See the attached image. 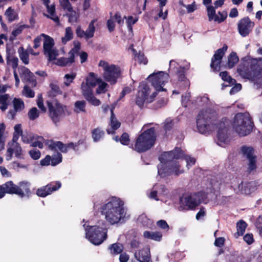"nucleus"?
<instances>
[{
  "label": "nucleus",
  "mask_w": 262,
  "mask_h": 262,
  "mask_svg": "<svg viewBox=\"0 0 262 262\" xmlns=\"http://www.w3.org/2000/svg\"><path fill=\"white\" fill-rule=\"evenodd\" d=\"M104 132L99 128H97L92 131V138L94 142H98L103 136Z\"/></svg>",
  "instance_id": "obj_41"
},
{
  "label": "nucleus",
  "mask_w": 262,
  "mask_h": 262,
  "mask_svg": "<svg viewBox=\"0 0 262 262\" xmlns=\"http://www.w3.org/2000/svg\"><path fill=\"white\" fill-rule=\"evenodd\" d=\"M59 2L62 8L67 11H71L72 7L69 0H59Z\"/></svg>",
  "instance_id": "obj_59"
},
{
  "label": "nucleus",
  "mask_w": 262,
  "mask_h": 262,
  "mask_svg": "<svg viewBox=\"0 0 262 262\" xmlns=\"http://www.w3.org/2000/svg\"><path fill=\"white\" fill-rule=\"evenodd\" d=\"M209 101V99L206 96H203L197 98L196 102L199 106H203L204 104H207Z\"/></svg>",
  "instance_id": "obj_63"
},
{
  "label": "nucleus",
  "mask_w": 262,
  "mask_h": 262,
  "mask_svg": "<svg viewBox=\"0 0 262 262\" xmlns=\"http://www.w3.org/2000/svg\"><path fill=\"white\" fill-rule=\"evenodd\" d=\"M109 249L111 250V253L118 254L122 251L123 247L121 244L119 243H115L112 244L109 247Z\"/></svg>",
  "instance_id": "obj_45"
},
{
  "label": "nucleus",
  "mask_w": 262,
  "mask_h": 262,
  "mask_svg": "<svg viewBox=\"0 0 262 262\" xmlns=\"http://www.w3.org/2000/svg\"><path fill=\"white\" fill-rule=\"evenodd\" d=\"M80 49V43L78 41H74V48L70 51L69 54L73 55L74 58L75 54H77Z\"/></svg>",
  "instance_id": "obj_58"
},
{
  "label": "nucleus",
  "mask_w": 262,
  "mask_h": 262,
  "mask_svg": "<svg viewBox=\"0 0 262 262\" xmlns=\"http://www.w3.org/2000/svg\"><path fill=\"white\" fill-rule=\"evenodd\" d=\"M96 22L95 19L92 20L90 23L88 29L85 31V39L88 40L94 36L95 31L94 24Z\"/></svg>",
  "instance_id": "obj_32"
},
{
  "label": "nucleus",
  "mask_w": 262,
  "mask_h": 262,
  "mask_svg": "<svg viewBox=\"0 0 262 262\" xmlns=\"http://www.w3.org/2000/svg\"><path fill=\"white\" fill-rule=\"evenodd\" d=\"M36 135L31 133H24L21 137V141L24 143H31L34 140V138Z\"/></svg>",
  "instance_id": "obj_43"
},
{
  "label": "nucleus",
  "mask_w": 262,
  "mask_h": 262,
  "mask_svg": "<svg viewBox=\"0 0 262 262\" xmlns=\"http://www.w3.org/2000/svg\"><path fill=\"white\" fill-rule=\"evenodd\" d=\"M86 100L91 104L94 106H99L101 104L100 101L96 98L93 94L85 98Z\"/></svg>",
  "instance_id": "obj_55"
},
{
  "label": "nucleus",
  "mask_w": 262,
  "mask_h": 262,
  "mask_svg": "<svg viewBox=\"0 0 262 262\" xmlns=\"http://www.w3.org/2000/svg\"><path fill=\"white\" fill-rule=\"evenodd\" d=\"M228 125L229 122L226 118H223L216 125L218 128L217 144L220 146L224 147L229 141L228 135Z\"/></svg>",
  "instance_id": "obj_13"
},
{
  "label": "nucleus",
  "mask_w": 262,
  "mask_h": 262,
  "mask_svg": "<svg viewBox=\"0 0 262 262\" xmlns=\"http://www.w3.org/2000/svg\"><path fill=\"white\" fill-rule=\"evenodd\" d=\"M254 26V23L251 21L249 17L242 18L238 21L237 25L239 34L243 37L248 36L252 31Z\"/></svg>",
  "instance_id": "obj_15"
},
{
  "label": "nucleus",
  "mask_w": 262,
  "mask_h": 262,
  "mask_svg": "<svg viewBox=\"0 0 262 262\" xmlns=\"http://www.w3.org/2000/svg\"><path fill=\"white\" fill-rule=\"evenodd\" d=\"M43 36V48L44 54L47 56L49 61H53L56 59L58 55V51L54 48V39L50 36L42 34Z\"/></svg>",
  "instance_id": "obj_12"
},
{
  "label": "nucleus",
  "mask_w": 262,
  "mask_h": 262,
  "mask_svg": "<svg viewBox=\"0 0 262 262\" xmlns=\"http://www.w3.org/2000/svg\"><path fill=\"white\" fill-rule=\"evenodd\" d=\"M218 14L220 15V16H219L217 15H216V17L215 18V21L219 23L223 22L227 16V13L226 11H219L218 12Z\"/></svg>",
  "instance_id": "obj_61"
},
{
  "label": "nucleus",
  "mask_w": 262,
  "mask_h": 262,
  "mask_svg": "<svg viewBox=\"0 0 262 262\" xmlns=\"http://www.w3.org/2000/svg\"><path fill=\"white\" fill-rule=\"evenodd\" d=\"M62 162V155L59 152H57L54 155L51 160V165L52 166H56Z\"/></svg>",
  "instance_id": "obj_54"
},
{
  "label": "nucleus",
  "mask_w": 262,
  "mask_h": 262,
  "mask_svg": "<svg viewBox=\"0 0 262 262\" xmlns=\"http://www.w3.org/2000/svg\"><path fill=\"white\" fill-rule=\"evenodd\" d=\"M13 102L15 111L19 112L24 108V103L21 99L15 98Z\"/></svg>",
  "instance_id": "obj_49"
},
{
  "label": "nucleus",
  "mask_w": 262,
  "mask_h": 262,
  "mask_svg": "<svg viewBox=\"0 0 262 262\" xmlns=\"http://www.w3.org/2000/svg\"><path fill=\"white\" fill-rule=\"evenodd\" d=\"M160 3V11L158 13V17L165 19L167 16V10L163 12V7L166 5L167 0H158Z\"/></svg>",
  "instance_id": "obj_47"
},
{
  "label": "nucleus",
  "mask_w": 262,
  "mask_h": 262,
  "mask_svg": "<svg viewBox=\"0 0 262 262\" xmlns=\"http://www.w3.org/2000/svg\"><path fill=\"white\" fill-rule=\"evenodd\" d=\"M100 79L97 78L94 73H90L86 79L85 82L94 88L100 81Z\"/></svg>",
  "instance_id": "obj_33"
},
{
  "label": "nucleus",
  "mask_w": 262,
  "mask_h": 262,
  "mask_svg": "<svg viewBox=\"0 0 262 262\" xmlns=\"http://www.w3.org/2000/svg\"><path fill=\"white\" fill-rule=\"evenodd\" d=\"M93 88L85 82H82L81 84V89L82 94L85 98L93 94L92 89Z\"/></svg>",
  "instance_id": "obj_36"
},
{
  "label": "nucleus",
  "mask_w": 262,
  "mask_h": 262,
  "mask_svg": "<svg viewBox=\"0 0 262 262\" xmlns=\"http://www.w3.org/2000/svg\"><path fill=\"white\" fill-rule=\"evenodd\" d=\"M23 93L27 97L32 98L34 96V92L28 86H24Z\"/></svg>",
  "instance_id": "obj_62"
},
{
  "label": "nucleus",
  "mask_w": 262,
  "mask_h": 262,
  "mask_svg": "<svg viewBox=\"0 0 262 262\" xmlns=\"http://www.w3.org/2000/svg\"><path fill=\"white\" fill-rule=\"evenodd\" d=\"M220 76L222 78V80L228 83V84H223V87L225 86H230L235 83V80L233 79L226 71L222 72L220 73Z\"/></svg>",
  "instance_id": "obj_28"
},
{
  "label": "nucleus",
  "mask_w": 262,
  "mask_h": 262,
  "mask_svg": "<svg viewBox=\"0 0 262 262\" xmlns=\"http://www.w3.org/2000/svg\"><path fill=\"white\" fill-rule=\"evenodd\" d=\"M73 37V33L71 27H67L65 29V35L62 37V42L66 43L68 41L71 40Z\"/></svg>",
  "instance_id": "obj_42"
},
{
  "label": "nucleus",
  "mask_w": 262,
  "mask_h": 262,
  "mask_svg": "<svg viewBox=\"0 0 262 262\" xmlns=\"http://www.w3.org/2000/svg\"><path fill=\"white\" fill-rule=\"evenodd\" d=\"M183 158L185 159L186 162V166L187 167L188 169H189L190 167L192 165L194 164L195 162V159L194 158L190 157L189 156H185L184 155L183 157L181 159Z\"/></svg>",
  "instance_id": "obj_57"
},
{
  "label": "nucleus",
  "mask_w": 262,
  "mask_h": 262,
  "mask_svg": "<svg viewBox=\"0 0 262 262\" xmlns=\"http://www.w3.org/2000/svg\"><path fill=\"white\" fill-rule=\"evenodd\" d=\"M5 15L7 17L8 20L10 22H12L17 18V14L15 12L14 9H12L11 7L8 8L6 12Z\"/></svg>",
  "instance_id": "obj_40"
},
{
  "label": "nucleus",
  "mask_w": 262,
  "mask_h": 262,
  "mask_svg": "<svg viewBox=\"0 0 262 262\" xmlns=\"http://www.w3.org/2000/svg\"><path fill=\"white\" fill-rule=\"evenodd\" d=\"M61 184L59 181L52 182L45 186L38 188L36 194L40 197H45L52 192L58 190L61 187Z\"/></svg>",
  "instance_id": "obj_18"
},
{
  "label": "nucleus",
  "mask_w": 262,
  "mask_h": 262,
  "mask_svg": "<svg viewBox=\"0 0 262 262\" xmlns=\"http://www.w3.org/2000/svg\"><path fill=\"white\" fill-rule=\"evenodd\" d=\"M29 154L33 160H38L40 158L41 153L40 151L37 149H32L29 151Z\"/></svg>",
  "instance_id": "obj_56"
},
{
  "label": "nucleus",
  "mask_w": 262,
  "mask_h": 262,
  "mask_svg": "<svg viewBox=\"0 0 262 262\" xmlns=\"http://www.w3.org/2000/svg\"><path fill=\"white\" fill-rule=\"evenodd\" d=\"M2 186L6 193H15L17 195L23 194L19 187L14 184L12 181L7 182Z\"/></svg>",
  "instance_id": "obj_25"
},
{
  "label": "nucleus",
  "mask_w": 262,
  "mask_h": 262,
  "mask_svg": "<svg viewBox=\"0 0 262 262\" xmlns=\"http://www.w3.org/2000/svg\"><path fill=\"white\" fill-rule=\"evenodd\" d=\"M48 147L50 150H56L57 149L60 150L62 152L66 153L68 151V148L66 144H63L61 142L47 141Z\"/></svg>",
  "instance_id": "obj_24"
},
{
  "label": "nucleus",
  "mask_w": 262,
  "mask_h": 262,
  "mask_svg": "<svg viewBox=\"0 0 262 262\" xmlns=\"http://www.w3.org/2000/svg\"><path fill=\"white\" fill-rule=\"evenodd\" d=\"M52 140H45L42 136L36 135L34 138V140L32 142L31 146L32 147H38L39 148L42 149L43 148V144L48 146L47 144V141H52Z\"/></svg>",
  "instance_id": "obj_27"
},
{
  "label": "nucleus",
  "mask_w": 262,
  "mask_h": 262,
  "mask_svg": "<svg viewBox=\"0 0 262 262\" xmlns=\"http://www.w3.org/2000/svg\"><path fill=\"white\" fill-rule=\"evenodd\" d=\"M135 256L140 262H149L150 255L149 248L145 247L138 252H136Z\"/></svg>",
  "instance_id": "obj_21"
},
{
  "label": "nucleus",
  "mask_w": 262,
  "mask_h": 262,
  "mask_svg": "<svg viewBox=\"0 0 262 262\" xmlns=\"http://www.w3.org/2000/svg\"><path fill=\"white\" fill-rule=\"evenodd\" d=\"M99 66L103 70V77L104 79L111 84L116 83L117 79L120 76V68L114 64H110L103 60L100 61Z\"/></svg>",
  "instance_id": "obj_9"
},
{
  "label": "nucleus",
  "mask_w": 262,
  "mask_h": 262,
  "mask_svg": "<svg viewBox=\"0 0 262 262\" xmlns=\"http://www.w3.org/2000/svg\"><path fill=\"white\" fill-rule=\"evenodd\" d=\"M247 227V224L243 220H241L236 224L237 232L234 236L237 238L239 236L243 235Z\"/></svg>",
  "instance_id": "obj_37"
},
{
  "label": "nucleus",
  "mask_w": 262,
  "mask_h": 262,
  "mask_svg": "<svg viewBox=\"0 0 262 262\" xmlns=\"http://www.w3.org/2000/svg\"><path fill=\"white\" fill-rule=\"evenodd\" d=\"M206 9L209 21L214 20L215 21V18L217 15L215 13V8L212 6H207Z\"/></svg>",
  "instance_id": "obj_44"
},
{
  "label": "nucleus",
  "mask_w": 262,
  "mask_h": 262,
  "mask_svg": "<svg viewBox=\"0 0 262 262\" xmlns=\"http://www.w3.org/2000/svg\"><path fill=\"white\" fill-rule=\"evenodd\" d=\"M184 155L183 152L178 148L173 150L163 152L159 157L160 164L158 166V174L162 178L174 174L177 176L183 173L179 161Z\"/></svg>",
  "instance_id": "obj_1"
},
{
  "label": "nucleus",
  "mask_w": 262,
  "mask_h": 262,
  "mask_svg": "<svg viewBox=\"0 0 262 262\" xmlns=\"http://www.w3.org/2000/svg\"><path fill=\"white\" fill-rule=\"evenodd\" d=\"M167 190L164 185L156 184L153 186L148 196L151 199L158 201L160 200V196L165 195L167 194Z\"/></svg>",
  "instance_id": "obj_20"
},
{
  "label": "nucleus",
  "mask_w": 262,
  "mask_h": 262,
  "mask_svg": "<svg viewBox=\"0 0 262 262\" xmlns=\"http://www.w3.org/2000/svg\"><path fill=\"white\" fill-rule=\"evenodd\" d=\"M74 61L73 55H69V58L62 57L58 59L56 64L59 66H66L72 64Z\"/></svg>",
  "instance_id": "obj_34"
},
{
  "label": "nucleus",
  "mask_w": 262,
  "mask_h": 262,
  "mask_svg": "<svg viewBox=\"0 0 262 262\" xmlns=\"http://www.w3.org/2000/svg\"><path fill=\"white\" fill-rule=\"evenodd\" d=\"M69 12V14H67V15L69 17V21L70 23H74L77 22L78 18L79 17V14L75 11L73 10V9L71 11H68Z\"/></svg>",
  "instance_id": "obj_50"
},
{
  "label": "nucleus",
  "mask_w": 262,
  "mask_h": 262,
  "mask_svg": "<svg viewBox=\"0 0 262 262\" xmlns=\"http://www.w3.org/2000/svg\"><path fill=\"white\" fill-rule=\"evenodd\" d=\"M85 231V237L95 245L101 244L107 237L106 227L95 226L83 225Z\"/></svg>",
  "instance_id": "obj_6"
},
{
  "label": "nucleus",
  "mask_w": 262,
  "mask_h": 262,
  "mask_svg": "<svg viewBox=\"0 0 262 262\" xmlns=\"http://www.w3.org/2000/svg\"><path fill=\"white\" fill-rule=\"evenodd\" d=\"M139 91L135 99V103L140 108L144 107L145 103H151L154 101L157 96L156 92H151L149 85L145 83H140Z\"/></svg>",
  "instance_id": "obj_8"
},
{
  "label": "nucleus",
  "mask_w": 262,
  "mask_h": 262,
  "mask_svg": "<svg viewBox=\"0 0 262 262\" xmlns=\"http://www.w3.org/2000/svg\"><path fill=\"white\" fill-rule=\"evenodd\" d=\"M228 47L225 45L222 48L218 49L215 53L211 59L210 64L211 68L213 70L219 71L220 70V64L221 60L227 51Z\"/></svg>",
  "instance_id": "obj_17"
},
{
  "label": "nucleus",
  "mask_w": 262,
  "mask_h": 262,
  "mask_svg": "<svg viewBox=\"0 0 262 262\" xmlns=\"http://www.w3.org/2000/svg\"><path fill=\"white\" fill-rule=\"evenodd\" d=\"M169 75L167 73L159 71L154 73L148 76V80L157 91H164L163 85L168 81Z\"/></svg>",
  "instance_id": "obj_11"
},
{
  "label": "nucleus",
  "mask_w": 262,
  "mask_h": 262,
  "mask_svg": "<svg viewBox=\"0 0 262 262\" xmlns=\"http://www.w3.org/2000/svg\"><path fill=\"white\" fill-rule=\"evenodd\" d=\"M135 58V59L137 60L140 63L146 64L148 62V60L145 57L144 55L141 53H139L138 55H136Z\"/></svg>",
  "instance_id": "obj_60"
},
{
  "label": "nucleus",
  "mask_w": 262,
  "mask_h": 262,
  "mask_svg": "<svg viewBox=\"0 0 262 262\" xmlns=\"http://www.w3.org/2000/svg\"><path fill=\"white\" fill-rule=\"evenodd\" d=\"M28 115L30 120H34L39 117V112L36 107H33L29 111Z\"/></svg>",
  "instance_id": "obj_53"
},
{
  "label": "nucleus",
  "mask_w": 262,
  "mask_h": 262,
  "mask_svg": "<svg viewBox=\"0 0 262 262\" xmlns=\"http://www.w3.org/2000/svg\"><path fill=\"white\" fill-rule=\"evenodd\" d=\"M215 116L210 110H202L200 112L196 119L198 131L205 134L211 131L216 125L215 123Z\"/></svg>",
  "instance_id": "obj_4"
},
{
  "label": "nucleus",
  "mask_w": 262,
  "mask_h": 262,
  "mask_svg": "<svg viewBox=\"0 0 262 262\" xmlns=\"http://www.w3.org/2000/svg\"><path fill=\"white\" fill-rule=\"evenodd\" d=\"M144 236L148 239L160 241L161 239L162 235L159 232L145 231L144 232Z\"/></svg>",
  "instance_id": "obj_31"
},
{
  "label": "nucleus",
  "mask_w": 262,
  "mask_h": 262,
  "mask_svg": "<svg viewBox=\"0 0 262 262\" xmlns=\"http://www.w3.org/2000/svg\"><path fill=\"white\" fill-rule=\"evenodd\" d=\"M47 8L48 14L43 13V15L53 20L57 25H60V21L58 17L55 14V6L54 4L49 5L46 3L45 5Z\"/></svg>",
  "instance_id": "obj_23"
},
{
  "label": "nucleus",
  "mask_w": 262,
  "mask_h": 262,
  "mask_svg": "<svg viewBox=\"0 0 262 262\" xmlns=\"http://www.w3.org/2000/svg\"><path fill=\"white\" fill-rule=\"evenodd\" d=\"M8 145L6 156L7 160L9 161L12 159L13 153L17 158H21L22 157L23 150L17 141H12V142L9 143Z\"/></svg>",
  "instance_id": "obj_19"
},
{
  "label": "nucleus",
  "mask_w": 262,
  "mask_h": 262,
  "mask_svg": "<svg viewBox=\"0 0 262 262\" xmlns=\"http://www.w3.org/2000/svg\"><path fill=\"white\" fill-rule=\"evenodd\" d=\"M18 53L19 54V57L22 62L25 64H28L29 62V54L28 52L25 50L23 47H21L18 48Z\"/></svg>",
  "instance_id": "obj_35"
},
{
  "label": "nucleus",
  "mask_w": 262,
  "mask_h": 262,
  "mask_svg": "<svg viewBox=\"0 0 262 262\" xmlns=\"http://www.w3.org/2000/svg\"><path fill=\"white\" fill-rule=\"evenodd\" d=\"M238 61V57L235 52H232L228 58V67L229 68H232Z\"/></svg>",
  "instance_id": "obj_39"
},
{
  "label": "nucleus",
  "mask_w": 262,
  "mask_h": 262,
  "mask_svg": "<svg viewBox=\"0 0 262 262\" xmlns=\"http://www.w3.org/2000/svg\"><path fill=\"white\" fill-rule=\"evenodd\" d=\"M255 189V186L252 182H242L238 185L237 189H235L237 193H241L245 194H249Z\"/></svg>",
  "instance_id": "obj_22"
},
{
  "label": "nucleus",
  "mask_w": 262,
  "mask_h": 262,
  "mask_svg": "<svg viewBox=\"0 0 262 262\" xmlns=\"http://www.w3.org/2000/svg\"><path fill=\"white\" fill-rule=\"evenodd\" d=\"M86 102L84 100H79L75 102L74 111L76 113H85L86 112L85 109Z\"/></svg>",
  "instance_id": "obj_30"
},
{
  "label": "nucleus",
  "mask_w": 262,
  "mask_h": 262,
  "mask_svg": "<svg viewBox=\"0 0 262 262\" xmlns=\"http://www.w3.org/2000/svg\"><path fill=\"white\" fill-rule=\"evenodd\" d=\"M189 69V66H186L184 67H180L179 69L178 70L177 74L178 76L179 80L180 81H185L186 79L184 74L185 71Z\"/></svg>",
  "instance_id": "obj_51"
},
{
  "label": "nucleus",
  "mask_w": 262,
  "mask_h": 262,
  "mask_svg": "<svg viewBox=\"0 0 262 262\" xmlns=\"http://www.w3.org/2000/svg\"><path fill=\"white\" fill-rule=\"evenodd\" d=\"M137 221L138 223L142 224L144 226H148L152 223V221L148 219L147 216L144 214L140 215Z\"/></svg>",
  "instance_id": "obj_48"
},
{
  "label": "nucleus",
  "mask_w": 262,
  "mask_h": 262,
  "mask_svg": "<svg viewBox=\"0 0 262 262\" xmlns=\"http://www.w3.org/2000/svg\"><path fill=\"white\" fill-rule=\"evenodd\" d=\"M241 151L244 157L246 158L248 161V170L251 171L256 169V157L254 155V149L251 147L243 146L241 148Z\"/></svg>",
  "instance_id": "obj_16"
},
{
  "label": "nucleus",
  "mask_w": 262,
  "mask_h": 262,
  "mask_svg": "<svg viewBox=\"0 0 262 262\" xmlns=\"http://www.w3.org/2000/svg\"><path fill=\"white\" fill-rule=\"evenodd\" d=\"M19 189L23 193L22 195H18L21 198L25 195H29L30 193V184L27 182H21L19 183Z\"/></svg>",
  "instance_id": "obj_29"
},
{
  "label": "nucleus",
  "mask_w": 262,
  "mask_h": 262,
  "mask_svg": "<svg viewBox=\"0 0 262 262\" xmlns=\"http://www.w3.org/2000/svg\"><path fill=\"white\" fill-rule=\"evenodd\" d=\"M9 96L7 94L0 95V109L5 111L8 108V104L7 103Z\"/></svg>",
  "instance_id": "obj_46"
},
{
  "label": "nucleus",
  "mask_w": 262,
  "mask_h": 262,
  "mask_svg": "<svg viewBox=\"0 0 262 262\" xmlns=\"http://www.w3.org/2000/svg\"><path fill=\"white\" fill-rule=\"evenodd\" d=\"M98 87L96 90V93L98 94L101 93H104L106 91V87L108 86V84L103 81L102 79H100V81L98 83Z\"/></svg>",
  "instance_id": "obj_52"
},
{
  "label": "nucleus",
  "mask_w": 262,
  "mask_h": 262,
  "mask_svg": "<svg viewBox=\"0 0 262 262\" xmlns=\"http://www.w3.org/2000/svg\"><path fill=\"white\" fill-rule=\"evenodd\" d=\"M111 123L110 125L111 126V128L107 129V132L108 134H113L114 133L115 130H116L120 126V123L118 122L116 118L115 117V115L113 113V108L111 109Z\"/></svg>",
  "instance_id": "obj_26"
},
{
  "label": "nucleus",
  "mask_w": 262,
  "mask_h": 262,
  "mask_svg": "<svg viewBox=\"0 0 262 262\" xmlns=\"http://www.w3.org/2000/svg\"><path fill=\"white\" fill-rule=\"evenodd\" d=\"M156 135L154 128L152 127L145 130L137 139L134 150L142 152L150 149L155 144Z\"/></svg>",
  "instance_id": "obj_5"
},
{
  "label": "nucleus",
  "mask_w": 262,
  "mask_h": 262,
  "mask_svg": "<svg viewBox=\"0 0 262 262\" xmlns=\"http://www.w3.org/2000/svg\"><path fill=\"white\" fill-rule=\"evenodd\" d=\"M257 66L245 61L239 64L237 68V72L244 78L250 79L256 76L255 70Z\"/></svg>",
  "instance_id": "obj_14"
},
{
  "label": "nucleus",
  "mask_w": 262,
  "mask_h": 262,
  "mask_svg": "<svg viewBox=\"0 0 262 262\" xmlns=\"http://www.w3.org/2000/svg\"><path fill=\"white\" fill-rule=\"evenodd\" d=\"M20 75H24L27 77L28 80H30L33 74L30 71V70L26 67H23L20 69Z\"/></svg>",
  "instance_id": "obj_64"
},
{
  "label": "nucleus",
  "mask_w": 262,
  "mask_h": 262,
  "mask_svg": "<svg viewBox=\"0 0 262 262\" xmlns=\"http://www.w3.org/2000/svg\"><path fill=\"white\" fill-rule=\"evenodd\" d=\"M206 198V194L201 191L183 195L180 202L185 209L190 210L195 209L202 203H206L207 201Z\"/></svg>",
  "instance_id": "obj_7"
},
{
  "label": "nucleus",
  "mask_w": 262,
  "mask_h": 262,
  "mask_svg": "<svg viewBox=\"0 0 262 262\" xmlns=\"http://www.w3.org/2000/svg\"><path fill=\"white\" fill-rule=\"evenodd\" d=\"M101 214L111 225L123 222L129 217L124 206V202L119 198L113 197L108 200L100 208Z\"/></svg>",
  "instance_id": "obj_2"
},
{
  "label": "nucleus",
  "mask_w": 262,
  "mask_h": 262,
  "mask_svg": "<svg viewBox=\"0 0 262 262\" xmlns=\"http://www.w3.org/2000/svg\"><path fill=\"white\" fill-rule=\"evenodd\" d=\"M49 115L52 121L57 124L64 115L67 106L59 103L56 99L47 101Z\"/></svg>",
  "instance_id": "obj_10"
},
{
  "label": "nucleus",
  "mask_w": 262,
  "mask_h": 262,
  "mask_svg": "<svg viewBox=\"0 0 262 262\" xmlns=\"http://www.w3.org/2000/svg\"><path fill=\"white\" fill-rule=\"evenodd\" d=\"M14 133L12 141H17L19 137L24 134H23V129L20 124H17L14 127Z\"/></svg>",
  "instance_id": "obj_38"
},
{
  "label": "nucleus",
  "mask_w": 262,
  "mask_h": 262,
  "mask_svg": "<svg viewBox=\"0 0 262 262\" xmlns=\"http://www.w3.org/2000/svg\"><path fill=\"white\" fill-rule=\"evenodd\" d=\"M232 127L239 136L249 135L253 128V122L248 113H237L231 122Z\"/></svg>",
  "instance_id": "obj_3"
}]
</instances>
